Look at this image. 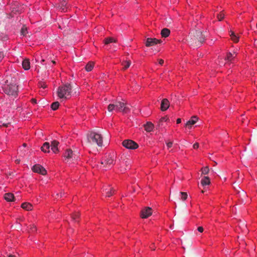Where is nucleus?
Segmentation results:
<instances>
[{"mask_svg": "<svg viewBox=\"0 0 257 257\" xmlns=\"http://www.w3.org/2000/svg\"><path fill=\"white\" fill-rule=\"evenodd\" d=\"M8 257H16V256L15 255H13V254H10L8 255Z\"/></svg>", "mask_w": 257, "mask_h": 257, "instance_id": "obj_48", "label": "nucleus"}, {"mask_svg": "<svg viewBox=\"0 0 257 257\" xmlns=\"http://www.w3.org/2000/svg\"><path fill=\"white\" fill-rule=\"evenodd\" d=\"M122 146L128 149H136L138 148V145L131 140H125L122 142Z\"/></svg>", "mask_w": 257, "mask_h": 257, "instance_id": "obj_7", "label": "nucleus"}, {"mask_svg": "<svg viewBox=\"0 0 257 257\" xmlns=\"http://www.w3.org/2000/svg\"><path fill=\"white\" fill-rule=\"evenodd\" d=\"M21 207L26 210L29 211L32 210V205L30 203L25 202L22 204Z\"/></svg>", "mask_w": 257, "mask_h": 257, "instance_id": "obj_22", "label": "nucleus"}, {"mask_svg": "<svg viewBox=\"0 0 257 257\" xmlns=\"http://www.w3.org/2000/svg\"><path fill=\"white\" fill-rule=\"evenodd\" d=\"M42 62H44V59H42Z\"/></svg>", "mask_w": 257, "mask_h": 257, "instance_id": "obj_52", "label": "nucleus"}, {"mask_svg": "<svg viewBox=\"0 0 257 257\" xmlns=\"http://www.w3.org/2000/svg\"><path fill=\"white\" fill-rule=\"evenodd\" d=\"M32 169L34 172L41 174L43 175H45L47 173L45 169L39 164L35 165L33 166Z\"/></svg>", "mask_w": 257, "mask_h": 257, "instance_id": "obj_9", "label": "nucleus"}, {"mask_svg": "<svg viewBox=\"0 0 257 257\" xmlns=\"http://www.w3.org/2000/svg\"><path fill=\"white\" fill-rule=\"evenodd\" d=\"M197 120H198V118L197 116H193L191 118V119L186 122V126H188V127H191V125L194 124L196 122Z\"/></svg>", "mask_w": 257, "mask_h": 257, "instance_id": "obj_17", "label": "nucleus"}, {"mask_svg": "<svg viewBox=\"0 0 257 257\" xmlns=\"http://www.w3.org/2000/svg\"><path fill=\"white\" fill-rule=\"evenodd\" d=\"M87 143L88 145L97 144L98 146L101 147L102 145V137L101 136L94 132H91L87 135Z\"/></svg>", "mask_w": 257, "mask_h": 257, "instance_id": "obj_2", "label": "nucleus"}, {"mask_svg": "<svg viewBox=\"0 0 257 257\" xmlns=\"http://www.w3.org/2000/svg\"><path fill=\"white\" fill-rule=\"evenodd\" d=\"M169 107V102L166 98H164L162 100L161 104V109L162 111L166 110Z\"/></svg>", "mask_w": 257, "mask_h": 257, "instance_id": "obj_13", "label": "nucleus"}, {"mask_svg": "<svg viewBox=\"0 0 257 257\" xmlns=\"http://www.w3.org/2000/svg\"><path fill=\"white\" fill-rule=\"evenodd\" d=\"M20 160H16V162L17 164H19V163H20Z\"/></svg>", "mask_w": 257, "mask_h": 257, "instance_id": "obj_50", "label": "nucleus"}, {"mask_svg": "<svg viewBox=\"0 0 257 257\" xmlns=\"http://www.w3.org/2000/svg\"><path fill=\"white\" fill-rule=\"evenodd\" d=\"M65 161L68 162L69 160H73L77 159L75 154L73 153L70 149L67 150L64 154Z\"/></svg>", "mask_w": 257, "mask_h": 257, "instance_id": "obj_8", "label": "nucleus"}, {"mask_svg": "<svg viewBox=\"0 0 257 257\" xmlns=\"http://www.w3.org/2000/svg\"><path fill=\"white\" fill-rule=\"evenodd\" d=\"M202 173L203 174H207L209 173V168L208 167H205L202 169Z\"/></svg>", "mask_w": 257, "mask_h": 257, "instance_id": "obj_31", "label": "nucleus"}, {"mask_svg": "<svg viewBox=\"0 0 257 257\" xmlns=\"http://www.w3.org/2000/svg\"><path fill=\"white\" fill-rule=\"evenodd\" d=\"M107 109L109 112L112 111L113 110H115V103L110 104L108 105Z\"/></svg>", "mask_w": 257, "mask_h": 257, "instance_id": "obj_28", "label": "nucleus"}, {"mask_svg": "<svg viewBox=\"0 0 257 257\" xmlns=\"http://www.w3.org/2000/svg\"><path fill=\"white\" fill-rule=\"evenodd\" d=\"M94 67V63L93 62H88L86 66H85V69L87 71L89 72L91 71Z\"/></svg>", "mask_w": 257, "mask_h": 257, "instance_id": "obj_25", "label": "nucleus"}, {"mask_svg": "<svg viewBox=\"0 0 257 257\" xmlns=\"http://www.w3.org/2000/svg\"><path fill=\"white\" fill-rule=\"evenodd\" d=\"M23 68L26 70H28L30 68V62L29 59H25L22 62Z\"/></svg>", "mask_w": 257, "mask_h": 257, "instance_id": "obj_18", "label": "nucleus"}, {"mask_svg": "<svg viewBox=\"0 0 257 257\" xmlns=\"http://www.w3.org/2000/svg\"><path fill=\"white\" fill-rule=\"evenodd\" d=\"M210 183V179L208 177H204L201 181V184L202 186L209 185Z\"/></svg>", "mask_w": 257, "mask_h": 257, "instance_id": "obj_23", "label": "nucleus"}, {"mask_svg": "<svg viewBox=\"0 0 257 257\" xmlns=\"http://www.w3.org/2000/svg\"><path fill=\"white\" fill-rule=\"evenodd\" d=\"M59 102L55 101L51 104V107L53 110L57 109L59 106Z\"/></svg>", "mask_w": 257, "mask_h": 257, "instance_id": "obj_27", "label": "nucleus"}, {"mask_svg": "<svg viewBox=\"0 0 257 257\" xmlns=\"http://www.w3.org/2000/svg\"><path fill=\"white\" fill-rule=\"evenodd\" d=\"M170 34V31L167 28H164L161 32V35L163 38L168 37Z\"/></svg>", "mask_w": 257, "mask_h": 257, "instance_id": "obj_21", "label": "nucleus"}, {"mask_svg": "<svg viewBox=\"0 0 257 257\" xmlns=\"http://www.w3.org/2000/svg\"><path fill=\"white\" fill-rule=\"evenodd\" d=\"M79 213L78 212H77V213H75L74 214H73L72 215V218L73 219V220H74L75 221H77V218L79 217Z\"/></svg>", "mask_w": 257, "mask_h": 257, "instance_id": "obj_33", "label": "nucleus"}, {"mask_svg": "<svg viewBox=\"0 0 257 257\" xmlns=\"http://www.w3.org/2000/svg\"><path fill=\"white\" fill-rule=\"evenodd\" d=\"M224 17V14L223 12H220L217 15V18L219 21H221Z\"/></svg>", "mask_w": 257, "mask_h": 257, "instance_id": "obj_30", "label": "nucleus"}, {"mask_svg": "<svg viewBox=\"0 0 257 257\" xmlns=\"http://www.w3.org/2000/svg\"><path fill=\"white\" fill-rule=\"evenodd\" d=\"M72 92V87L69 83L59 87L57 90V94L60 98L67 99L69 98Z\"/></svg>", "mask_w": 257, "mask_h": 257, "instance_id": "obj_3", "label": "nucleus"}, {"mask_svg": "<svg viewBox=\"0 0 257 257\" xmlns=\"http://www.w3.org/2000/svg\"><path fill=\"white\" fill-rule=\"evenodd\" d=\"M184 242V243L187 244L188 246H190L192 245V241L190 240L185 239Z\"/></svg>", "mask_w": 257, "mask_h": 257, "instance_id": "obj_36", "label": "nucleus"}, {"mask_svg": "<svg viewBox=\"0 0 257 257\" xmlns=\"http://www.w3.org/2000/svg\"><path fill=\"white\" fill-rule=\"evenodd\" d=\"M62 7H65L66 6V2L65 0H64L62 2Z\"/></svg>", "mask_w": 257, "mask_h": 257, "instance_id": "obj_44", "label": "nucleus"}, {"mask_svg": "<svg viewBox=\"0 0 257 257\" xmlns=\"http://www.w3.org/2000/svg\"><path fill=\"white\" fill-rule=\"evenodd\" d=\"M64 195V192H61L60 193V196L61 197L63 196Z\"/></svg>", "mask_w": 257, "mask_h": 257, "instance_id": "obj_47", "label": "nucleus"}, {"mask_svg": "<svg viewBox=\"0 0 257 257\" xmlns=\"http://www.w3.org/2000/svg\"><path fill=\"white\" fill-rule=\"evenodd\" d=\"M50 144L48 142H45L41 147V150L44 153H48L50 152Z\"/></svg>", "mask_w": 257, "mask_h": 257, "instance_id": "obj_19", "label": "nucleus"}, {"mask_svg": "<svg viewBox=\"0 0 257 257\" xmlns=\"http://www.w3.org/2000/svg\"><path fill=\"white\" fill-rule=\"evenodd\" d=\"M181 118H178L177 119V123H181Z\"/></svg>", "mask_w": 257, "mask_h": 257, "instance_id": "obj_45", "label": "nucleus"}, {"mask_svg": "<svg viewBox=\"0 0 257 257\" xmlns=\"http://www.w3.org/2000/svg\"><path fill=\"white\" fill-rule=\"evenodd\" d=\"M172 145H173L172 142H168L167 143V146L168 148H171L172 146Z\"/></svg>", "mask_w": 257, "mask_h": 257, "instance_id": "obj_40", "label": "nucleus"}, {"mask_svg": "<svg viewBox=\"0 0 257 257\" xmlns=\"http://www.w3.org/2000/svg\"><path fill=\"white\" fill-rule=\"evenodd\" d=\"M103 191L105 192L106 196L110 197L112 195L113 193L115 191V190L113 188L110 187L109 186H107L105 187H103Z\"/></svg>", "mask_w": 257, "mask_h": 257, "instance_id": "obj_12", "label": "nucleus"}, {"mask_svg": "<svg viewBox=\"0 0 257 257\" xmlns=\"http://www.w3.org/2000/svg\"><path fill=\"white\" fill-rule=\"evenodd\" d=\"M144 127L147 132H150L154 128V124L151 122H148L146 124H144Z\"/></svg>", "mask_w": 257, "mask_h": 257, "instance_id": "obj_20", "label": "nucleus"}, {"mask_svg": "<svg viewBox=\"0 0 257 257\" xmlns=\"http://www.w3.org/2000/svg\"><path fill=\"white\" fill-rule=\"evenodd\" d=\"M159 63L160 65H163V64L164 63V60L163 59H159Z\"/></svg>", "mask_w": 257, "mask_h": 257, "instance_id": "obj_43", "label": "nucleus"}, {"mask_svg": "<svg viewBox=\"0 0 257 257\" xmlns=\"http://www.w3.org/2000/svg\"><path fill=\"white\" fill-rule=\"evenodd\" d=\"M230 36L232 41L235 43H237L238 41V37L234 34V33L231 31L229 32Z\"/></svg>", "mask_w": 257, "mask_h": 257, "instance_id": "obj_24", "label": "nucleus"}, {"mask_svg": "<svg viewBox=\"0 0 257 257\" xmlns=\"http://www.w3.org/2000/svg\"><path fill=\"white\" fill-rule=\"evenodd\" d=\"M18 86L14 83L6 84L4 87V92L10 96L16 97L18 95Z\"/></svg>", "mask_w": 257, "mask_h": 257, "instance_id": "obj_4", "label": "nucleus"}, {"mask_svg": "<svg viewBox=\"0 0 257 257\" xmlns=\"http://www.w3.org/2000/svg\"><path fill=\"white\" fill-rule=\"evenodd\" d=\"M10 123L11 122H4L2 123V125H0V126L8 127L10 125Z\"/></svg>", "mask_w": 257, "mask_h": 257, "instance_id": "obj_38", "label": "nucleus"}, {"mask_svg": "<svg viewBox=\"0 0 257 257\" xmlns=\"http://www.w3.org/2000/svg\"><path fill=\"white\" fill-rule=\"evenodd\" d=\"M59 144V143L56 140H54L51 142V150L54 153H56L59 151L58 148V146Z\"/></svg>", "mask_w": 257, "mask_h": 257, "instance_id": "obj_15", "label": "nucleus"}, {"mask_svg": "<svg viewBox=\"0 0 257 257\" xmlns=\"http://www.w3.org/2000/svg\"><path fill=\"white\" fill-rule=\"evenodd\" d=\"M52 63L53 64H55L56 63V62H55V61H54V60H52Z\"/></svg>", "mask_w": 257, "mask_h": 257, "instance_id": "obj_51", "label": "nucleus"}, {"mask_svg": "<svg viewBox=\"0 0 257 257\" xmlns=\"http://www.w3.org/2000/svg\"><path fill=\"white\" fill-rule=\"evenodd\" d=\"M161 40H158L156 38H148L146 40L145 45L147 47H151L154 46L158 43H162Z\"/></svg>", "mask_w": 257, "mask_h": 257, "instance_id": "obj_10", "label": "nucleus"}, {"mask_svg": "<svg viewBox=\"0 0 257 257\" xmlns=\"http://www.w3.org/2000/svg\"><path fill=\"white\" fill-rule=\"evenodd\" d=\"M104 42L105 44L107 45L112 42H116V39H115L113 38L109 37V38H105L104 40Z\"/></svg>", "mask_w": 257, "mask_h": 257, "instance_id": "obj_26", "label": "nucleus"}, {"mask_svg": "<svg viewBox=\"0 0 257 257\" xmlns=\"http://www.w3.org/2000/svg\"><path fill=\"white\" fill-rule=\"evenodd\" d=\"M4 58V54L3 52H0V61L3 59Z\"/></svg>", "mask_w": 257, "mask_h": 257, "instance_id": "obj_42", "label": "nucleus"}, {"mask_svg": "<svg viewBox=\"0 0 257 257\" xmlns=\"http://www.w3.org/2000/svg\"><path fill=\"white\" fill-rule=\"evenodd\" d=\"M191 45L195 47H199L205 40V36L199 30H196L190 33L187 39Z\"/></svg>", "mask_w": 257, "mask_h": 257, "instance_id": "obj_1", "label": "nucleus"}, {"mask_svg": "<svg viewBox=\"0 0 257 257\" xmlns=\"http://www.w3.org/2000/svg\"><path fill=\"white\" fill-rule=\"evenodd\" d=\"M5 199L8 202H12L15 201V197L13 193H7L4 195Z\"/></svg>", "mask_w": 257, "mask_h": 257, "instance_id": "obj_16", "label": "nucleus"}, {"mask_svg": "<svg viewBox=\"0 0 257 257\" xmlns=\"http://www.w3.org/2000/svg\"><path fill=\"white\" fill-rule=\"evenodd\" d=\"M236 56V54L235 52H233V53L231 52H228L227 53L226 57L225 58V60L228 62H232V61L234 59Z\"/></svg>", "mask_w": 257, "mask_h": 257, "instance_id": "obj_14", "label": "nucleus"}, {"mask_svg": "<svg viewBox=\"0 0 257 257\" xmlns=\"http://www.w3.org/2000/svg\"><path fill=\"white\" fill-rule=\"evenodd\" d=\"M39 85L40 87L43 88H45L47 87L46 84L42 82H40Z\"/></svg>", "mask_w": 257, "mask_h": 257, "instance_id": "obj_37", "label": "nucleus"}, {"mask_svg": "<svg viewBox=\"0 0 257 257\" xmlns=\"http://www.w3.org/2000/svg\"><path fill=\"white\" fill-rule=\"evenodd\" d=\"M152 214V208L146 207L141 211V216L143 218H147Z\"/></svg>", "mask_w": 257, "mask_h": 257, "instance_id": "obj_11", "label": "nucleus"}, {"mask_svg": "<svg viewBox=\"0 0 257 257\" xmlns=\"http://www.w3.org/2000/svg\"><path fill=\"white\" fill-rule=\"evenodd\" d=\"M32 231H34L36 230V228H35V227H33L32 228Z\"/></svg>", "mask_w": 257, "mask_h": 257, "instance_id": "obj_49", "label": "nucleus"}, {"mask_svg": "<svg viewBox=\"0 0 257 257\" xmlns=\"http://www.w3.org/2000/svg\"><path fill=\"white\" fill-rule=\"evenodd\" d=\"M131 62L130 61H127L123 62L122 65L124 66L123 69H126L131 65Z\"/></svg>", "mask_w": 257, "mask_h": 257, "instance_id": "obj_29", "label": "nucleus"}, {"mask_svg": "<svg viewBox=\"0 0 257 257\" xmlns=\"http://www.w3.org/2000/svg\"><path fill=\"white\" fill-rule=\"evenodd\" d=\"M197 230L200 232H202L203 231V228L202 226H199L198 227Z\"/></svg>", "mask_w": 257, "mask_h": 257, "instance_id": "obj_41", "label": "nucleus"}, {"mask_svg": "<svg viewBox=\"0 0 257 257\" xmlns=\"http://www.w3.org/2000/svg\"><path fill=\"white\" fill-rule=\"evenodd\" d=\"M114 156L109 155L101 162V164L103 165V167L105 168L109 169L114 165Z\"/></svg>", "mask_w": 257, "mask_h": 257, "instance_id": "obj_5", "label": "nucleus"}, {"mask_svg": "<svg viewBox=\"0 0 257 257\" xmlns=\"http://www.w3.org/2000/svg\"><path fill=\"white\" fill-rule=\"evenodd\" d=\"M27 28L26 27H23L22 29H21V34L23 36H25L26 35V33H27Z\"/></svg>", "mask_w": 257, "mask_h": 257, "instance_id": "obj_34", "label": "nucleus"}, {"mask_svg": "<svg viewBox=\"0 0 257 257\" xmlns=\"http://www.w3.org/2000/svg\"><path fill=\"white\" fill-rule=\"evenodd\" d=\"M115 104V110L116 111L122 112L123 113H127L130 111L128 107L127 106V104L123 102L116 101Z\"/></svg>", "mask_w": 257, "mask_h": 257, "instance_id": "obj_6", "label": "nucleus"}, {"mask_svg": "<svg viewBox=\"0 0 257 257\" xmlns=\"http://www.w3.org/2000/svg\"><path fill=\"white\" fill-rule=\"evenodd\" d=\"M193 147L194 149H198L199 148V144L197 143H195L193 145Z\"/></svg>", "mask_w": 257, "mask_h": 257, "instance_id": "obj_39", "label": "nucleus"}, {"mask_svg": "<svg viewBox=\"0 0 257 257\" xmlns=\"http://www.w3.org/2000/svg\"><path fill=\"white\" fill-rule=\"evenodd\" d=\"M31 101H32V103H35V104L36 103V102H37V101L35 99H32Z\"/></svg>", "mask_w": 257, "mask_h": 257, "instance_id": "obj_46", "label": "nucleus"}, {"mask_svg": "<svg viewBox=\"0 0 257 257\" xmlns=\"http://www.w3.org/2000/svg\"><path fill=\"white\" fill-rule=\"evenodd\" d=\"M168 119V118L167 117V116H164V117H162L160 121H159V124H161V123L164 121H166Z\"/></svg>", "mask_w": 257, "mask_h": 257, "instance_id": "obj_35", "label": "nucleus"}, {"mask_svg": "<svg viewBox=\"0 0 257 257\" xmlns=\"http://www.w3.org/2000/svg\"><path fill=\"white\" fill-rule=\"evenodd\" d=\"M180 193L181 195V199L183 200H186L187 199V196H188L187 193L183 192H180Z\"/></svg>", "mask_w": 257, "mask_h": 257, "instance_id": "obj_32", "label": "nucleus"}]
</instances>
